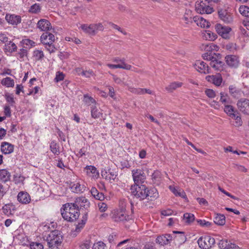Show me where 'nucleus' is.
Wrapping results in <instances>:
<instances>
[{
    "instance_id": "f257e3e1",
    "label": "nucleus",
    "mask_w": 249,
    "mask_h": 249,
    "mask_svg": "<svg viewBox=\"0 0 249 249\" xmlns=\"http://www.w3.org/2000/svg\"><path fill=\"white\" fill-rule=\"evenodd\" d=\"M130 190L132 195L140 200H142L147 198L149 199V197H156L158 195L155 189L149 190L144 185H141V186L138 184L134 185L131 186Z\"/></svg>"
},
{
    "instance_id": "f03ea898",
    "label": "nucleus",
    "mask_w": 249,
    "mask_h": 249,
    "mask_svg": "<svg viewBox=\"0 0 249 249\" xmlns=\"http://www.w3.org/2000/svg\"><path fill=\"white\" fill-rule=\"evenodd\" d=\"M61 215L65 220L72 222L78 218L79 210L73 203H66L61 210Z\"/></svg>"
},
{
    "instance_id": "7ed1b4c3",
    "label": "nucleus",
    "mask_w": 249,
    "mask_h": 249,
    "mask_svg": "<svg viewBox=\"0 0 249 249\" xmlns=\"http://www.w3.org/2000/svg\"><path fill=\"white\" fill-rule=\"evenodd\" d=\"M46 241L49 248L52 249L57 248L62 242V236L59 231L54 230L48 235Z\"/></svg>"
},
{
    "instance_id": "20e7f679",
    "label": "nucleus",
    "mask_w": 249,
    "mask_h": 249,
    "mask_svg": "<svg viewBox=\"0 0 249 249\" xmlns=\"http://www.w3.org/2000/svg\"><path fill=\"white\" fill-rule=\"evenodd\" d=\"M40 40L45 46V48L50 53L55 52L56 49L53 44L55 40V37L53 34L45 32L41 35Z\"/></svg>"
},
{
    "instance_id": "39448f33",
    "label": "nucleus",
    "mask_w": 249,
    "mask_h": 249,
    "mask_svg": "<svg viewBox=\"0 0 249 249\" xmlns=\"http://www.w3.org/2000/svg\"><path fill=\"white\" fill-rule=\"evenodd\" d=\"M80 28L84 32L90 36H95L98 31H103L104 30L102 23L84 24L81 25Z\"/></svg>"
},
{
    "instance_id": "423d86ee",
    "label": "nucleus",
    "mask_w": 249,
    "mask_h": 249,
    "mask_svg": "<svg viewBox=\"0 0 249 249\" xmlns=\"http://www.w3.org/2000/svg\"><path fill=\"white\" fill-rule=\"evenodd\" d=\"M198 244L202 249H209L215 243V240L210 236L201 237L198 240Z\"/></svg>"
},
{
    "instance_id": "0eeeda50",
    "label": "nucleus",
    "mask_w": 249,
    "mask_h": 249,
    "mask_svg": "<svg viewBox=\"0 0 249 249\" xmlns=\"http://www.w3.org/2000/svg\"><path fill=\"white\" fill-rule=\"evenodd\" d=\"M215 29L216 33L222 38L228 39L230 38V34L231 31V28L221 24H216L215 25Z\"/></svg>"
},
{
    "instance_id": "6e6552de",
    "label": "nucleus",
    "mask_w": 249,
    "mask_h": 249,
    "mask_svg": "<svg viewBox=\"0 0 249 249\" xmlns=\"http://www.w3.org/2000/svg\"><path fill=\"white\" fill-rule=\"evenodd\" d=\"M132 174L133 180L136 185L143 183L146 178L145 174L142 169H134L132 170Z\"/></svg>"
},
{
    "instance_id": "1a4fd4ad",
    "label": "nucleus",
    "mask_w": 249,
    "mask_h": 249,
    "mask_svg": "<svg viewBox=\"0 0 249 249\" xmlns=\"http://www.w3.org/2000/svg\"><path fill=\"white\" fill-rule=\"evenodd\" d=\"M196 11L200 14H210L213 12V8L208 5H206L203 1H197L195 4Z\"/></svg>"
},
{
    "instance_id": "9d476101",
    "label": "nucleus",
    "mask_w": 249,
    "mask_h": 249,
    "mask_svg": "<svg viewBox=\"0 0 249 249\" xmlns=\"http://www.w3.org/2000/svg\"><path fill=\"white\" fill-rule=\"evenodd\" d=\"M218 16L220 19L226 23H231L233 21V16L226 10H219Z\"/></svg>"
},
{
    "instance_id": "9b49d317",
    "label": "nucleus",
    "mask_w": 249,
    "mask_h": 249,
    "mask_svg": "<svg viewBox=\"0 0 249 249\" xmlns=\"http://www.w3.org/2000/svg\"><path fill=\"white\" fill-rule=\"evenodd\" d=\"M237 106L240 111L244 114L249 115V100L241 99L238 101Z\"/></svg>"
},
{
    "instance_id": "f8f14e48",
    "label": "nucleus",
    "mask_w": 249,
    "mask_h": 249,
    "mask_svg": "<svg viewBox=\"0 0 249 249\" xmlns=\"http://www.w3.org/2000/svg\"><path fill=\"white\" fill-rule=\"evenodd\" d=\"M86 175L91 179H96L99 177V173L97 168L92 165L87 166L84 168Z\"/></svg>"
},
{
    "instance_id": "ddd939ff",
    "label": "nucleus",
    "mask_w": 249,
    "mask_h": 249,
    "mask_svg": "<svg viewBox=\"0 0 249 249\" xmlns=\"http://www.w3.org/2000/svg\"><path fill=\"white\" fill-rule=\"evenodd\" d=\"M112 213V218L117 222L126 220V217H128L125 212L123 209L114 210Z\"/></svg>"
},
{
    "instance_id": "4468645a",
    "label": "nucleus",
    "mask_w": 249,
    "mask_h": 249,
    "mask_svg": "<svg viewBox=\"0 0 249 249\" xmlns=\"http://www.w3.org/2000/svg\"><path fill=\"white\" fill-rule=\"evenodd\" d=\"M226 64L231 68H236L239 64V59L238 56L234 55H228L225 57Z\"/></svg>"
},
{
    "instance_id": "2eb2a0df",
    "label": "nucleus",
    "mask_w": 249,
    "mask_h": 249,
    "mask_svg": "<svg viewBox=\"0 0 249 249\" xmlns=\"http://www.w3.org/2000/svg\"><path fill=\"white\" fill-rule=\"evenodd\" d=\"M195 68L199 72L202 73H210V69L208 64H206L203 61H196L194 65Z\"/></svg>"
},
{
    "instance_id": "dca6fc26",
    "label": "nucleus",
    "mask_w": 249,
    "mask_h": 249,
    "mask_svg": "<svg viewBox=\"0 0 249 249\" xmlns=\"http://www.w3.org/2000/svg\"><path fill=\"white\" fill-rule=\"evenodd\" d=\"M101 175L106 180L112 182L116 178L117 174L114 170L110 169L108 170L102 171Z\"/></svg>"
},
{
    "instance_id": "f3484780",
    "label": "nucleus",
    "mask_w": 249,
    "mask_h": 249,
    "mask_svg": "<svg viewBox=\"0 0 249 249\" xmlns=\"http://www.w3.org/2000/svg\"><path fill=\"white\" fill-rule=\"evenodd\" d=\"M173 232L174 234H176L173 235L174 236H173V239L176 245L179 246L186 241V237L183 232L175 231Z\"/></svg>"
},
{
    "instance_id": "a211bd4d",
    "label": "nucleus",
    "mask_w": 249,
    "mask_h": 249,
    "mask_svg": "<svg viewBox=\"0 0 249 249\" xmlns=\"http://www.w3.org/2000/svg\"><path fill=\"white\" fill-rule=\"evenodd\" d=\"M5 19L9 24L12 25H17L21 21L20 16L15 14H7L5 16Z\"/></svg>"
},
{
    "instance_id": "6ab92c4d",
    "label": "nucleus",
    "mask_w": 249,
    "mask_h": 249,
    "mask_svg": "<svg viewBox=\"0 0 249 249\" xmlns=\"http://www.w3.org/2000/svg\"><path fill=\"white\" fill-rule=\"evenodd\" d=\"M37 28L41 31L47 32L52 29L50 21L45 19L39 20L37 23Z\"/></svg>"
},
{
    "instance_id": "aec40b11",
    "label": "nucleus",
    "mask_w": 249,
    "mask_h": 249,
    "mask_svg": "<svg viewBox=\"0 0 249 249\" xmlns=\"http://www.w3.org/2000/svg\"><path fill=\"white\" fill-rule=\"evenodd\" d=\"M206 79L216 86H220L222 82V77L220 73H217L215 75H208L206 77Z\"/></svg>"
},
{
    "instance_id": "412c9836",
    "label": "nucleus",
    "mask_w": 249,
    "mask_h": 249,
    "mask_svg": "<svg viewBox=\"0 0 249 249\" xmlns=\"http://www.w3.org/2000/svg\"><path fill=\"white\" fill-rule=\"evenodd\" d=\"M224 111L228 114L230 117L234 118L236 120V123H241V118L235 113L234 108L230 105H225L224 107Z\"/></svg>"
},
{
    "instance_id": "4be33fe9",
    "label": "nucleus",
    "mask_w": 249,
    "mask_h": 249,
    "mask_svg": "<svg viewBox=\"0 0 249 249\" xmlns=\"http://www.w3.org/2000/svg\"><path fill=\"white\" fill-rule=\"evenodd\" d=\"M173 240V235L166 234L159 236L156 238V242L160 245L169 244Z\"/></svg>"
},
{
    "instance_id": "5701e85b",
    "label": "nucleus",
    "mask_w": 249,
    "mask_h": 249,
    "mask_svg": "<svg viewBox=\"0 0 249 249\" xmlns=\"http://www.w3.org/2000/svg\"><path fill=\"white\" fill-rule=\"evenodd\" d=\"M77 209L83 207L84 208H87L89 207V202L88 200L84 197H81L76 199V200L74 203H73Z\"/></svg>"
},
{
    "instance_id": "b1692460",
    "label": "nucleus",
    "mask_w": 249,
    "mask_h": 249,
    "mask_svg": "<svg viewBox=\"0 0 249 249\" xmlns=\"http://www.w3.org/2000/svg\"><path fill=\"white\" fill-rule=\"evenodd\" d=\"M18 201L22 204H28L31 201V197L28 193L25 192H20L18 195Z\"/></svg>"
},
{
    "instance_id": "393cba45",
    "label": "nucleus",
    "mask_w": 249,
    "mask_h": 249,
    "mask_svg": "<svg viewBox=\"0 0 249 249\" xmlns=\"http://www.w3.org/2000/svg\"><path fill=\"white\" fill-rule=\"evenodd\" d=\"M193 20L197 26L201 28H208L210 26L209 22L199 16H195L193 18Z\"/></svg>"
},
{
    "instance_id": "a878e982",
    "label": "nucleus",
    "mask_w": 249,
    "mask_h": 249,
    "mask_svg": "<svg viewBox=\"0 0 249 249\" xmlns=\"http://www.w3.org/2000/svg\"><path fill=\"white\" fill-rule=\"evenodd\" d=\"M170 190L176 196H179L183 198H186V195L184 191L178 186H169Z\"/></svg>"
},
{
    "instance_id": "bb28decb",
    "label": "nucleus",
    "mask_w": 249,
    "mask_h": 249,
    "mask_svg": "<svg viewBox=\"0 0 249 249\" xmlns=\"http://www.w3.org/2000/svg\"><path fill=\"white\" fill-rule=\"evenodd\" d=\"M1 151L4 154H9L14 151V145L7 142H2L1 144Z\"/></svg>"
},
{
    "instance_id": "cd10ccee",
    "label": "nucleus",
    "mask_w": 249,
    "mask_h": 249,
    "mask_svg": "<svg viewBox=\"0 0 249 249\" xmlns=\"http://www.w3.org/2000/svg\"><path fill=\"white\" fill-rule=\"evenodd\" d=\"M194 17L192 11L190 10H186L181 19L186 25H189L194 22Z\"/></svg>"
},
{
    "instance_id": "c85d7f7f",
    "label": "nucleus",
    "mask_w": 249,
    "mask_h": 249,
    "mask_svg": "<svg viewBox=\"0 0 249 249\" xmlns=\"http://www.w3.org/2000/svg\"><path fill=\"white\" fill-rule=\"evenodd\" d=\"M219 247L220 249H236L237 248L235 244L224 240L220 241Z\"/></svg>"
},
{
    "instance_id": "c756f323",
    "label": "nucleus",
    "mask_w": 249,
    "mask_h": 249,
    "mask_svg": "<svg viewBox=\"0 0 249 249\" xmlns=\"http://www.w3.org/2000/svg\"><path fill=\"white\" fill-rule=\"evenodd\" d=\"M183 85V83L178 81H175L171 83L168 86L165 88L166 90L169 92H172L177 89L181 87Z\"/></svg>"
},
{
    "instance_id": "7c9ffc66",
    "label": "nucleus",
    "mask_w": 249,
    "mask_h": 249,
    "mask_svg": "<svg viewBox=\"0 0 249 249\" xmlns=\"http://www.w3.org/2000/svg\"><path fill=\"white\" fill-rule=\"evenodd\" d=\"M90 193L92 196L96 199L100 201L103 200L105 198V196L102 192H99L95 187H92L90 190Z\"/></svg>"
},
{
    "instance_id": "2f4dec72",
    "label": "nucleus",
    "mask_w": 249,
    "mask_h": 249,
    "mask_svg": "<svg viewBox=\"0 0 249 249\" xmlns=\"http://www.w3.org/2000/svg\"><path fill=\"white\" fill-rule=\"evenodd\" d=\"M202 36L204 39L206 40H214L217 38V35L209 30L203 32Z\"/></svg>"
},
{
    "instance_id": "473e14b6",
    "label": "nucleus",
    "mask_w": 249,
    "mask_h": 249,
    "mask_svg": "<svg viewBox=\"0 0 249 249\" xmlns=\"http://www.w3.org/2000/svg\"><path fill=\"white\" fill-rule=\"evenodd\" d=\"M17 47L16 45L11 41L5 44L4 51L5 53H12L17 50Z\"/></svg>"
},
{
    "instance_id": "72a5a7b5",
    "label": "nucleus",
    "mask_w": 249,
    "mask_h": 249,
    "mask_svg": "<svg viewBox=\"0 0 249 249\" xmlns=\"http://www.w3.org/2000/svg\"><path fill=\"white\" fill-rule=\"evenodd\" d=\"M11 174L6 169L0 170V180L3 182H6L10 180Z\"/></svg>"
},
{
    "instance_id": "f704fd0d",
    "label": "nucleus",
    "mask_w": 249,
    "mask_h": 249,
    "mask_svg": "<svg viewBox=\"0 0 249 249\" xmlns=\"http://www.w3.org/2000/svg\"><path fill=\"white\" fill-rule=\"evenodd\" d=\"M90 113L91 117L94 119L99 118L103 114L102 112L95 105H92L90 107Z\"/></svg>"
},
{
    "instance_id": "c9c22d12",
    "label": "nucleus",
    "mask_w": 249,
    "mask_h": 249,
    "mask_svg": "<svg viewBox=\"0 0 249 249\" xmlns=\"http://www.w3.org/2000/svg\"><path fill=\"white\" fill-rule=\"evenodd\" d=\"M107 66L110 69H130V65L125 63L124 62H122V64H107Z\"/></svg>"
},
{
    "instance_id": "e433bc0d",
    "label": "nucleus",
    "mask_w": 249,
    "mask_h": 249,
    "mask_svg": "<svg viewBox=\"0 0 249 249\" xmlns=\"http://www.w3.org/2000/svg\"><path fill=\"white\" fill-rule=\"evenodd\" d=\"M210 65L216 70H220L223 66V62L217 60L215 57L210 62Z\"/></svg>"
},
{
    "instance_id": "4c0bfd02",
    "label": "nucleus",
    "mask_w": 249,
    "mask_h": 249,
    "mask_svg": "<svg viewBox=\"0 0 249 249\" xmlns=\"http://www.w3.org/2000/svg\"><path fill=\"white\" fill-rule=\"evenodd\" d=\"M201 50H204L206 52H212L213 50H215L217 46L213 43H204L202 44L200 47Z\"/></svg>"
},
{
    "instance_id": "58836bf2",
    "label": "nucleus",
    "mask_w": 249,
    "mask_h": 249,
    "mask_svg": "<svg viewBox=\"0 0 249 249\" xmlns=\"http://www.w3.org/2000/svg\"><path fill=\"white\" fill-rule=\"evenodd\" d=\"M1 84L7 88H13L14 86L15 82L13 79L9 77H7L1 80Z\"/></svg>"
},
{
    "instance_id": "ea45409f",
    "label": "nucleus",
    "mask_w": 249,
    "mask_h": 249,
    "mask_svg": "<svg viewBox=\"0 0 249 249\" xmlns=\"http://www.w3.org/2000/svg\"><path fill=\"white\" fill-rule=\"evenodd\" d=\"M71 189L72 192L76 193H82L85 190L84 186L78 182L73 183Z\"/></svg>"
},
{
    "instance_id": "a19ab883",
    "label": "nucleus",
    "mask_w": 249,
    "mask_h": 249,
    "mask_svg": "<svg viewBox=\"0 0 249 249\" xmlns=\"http://www.w3.org/2000/svg\"><path fill=\"white\" fill-rule=\"evenodd\" d=\"M83 102L84 103L88 106L95 105L96 101L91 96H89L88 94L84 95Z\"/></svg>"
},
{
    "instance_id": "79ce46f5",
    "label": "nucleus",
    "mask_w": 249,
    "mask_h": 249,
    "mask_svg": "<svg viewBox=\"0 0 249 249\" xmlns=\"http://www.w3.org/2000/svg\"><path fill=\"white\" fill-rule=\"evenodd\" d=\"M215 224L218 225H224L225 224V217L223 214H217L214 219Z\"/></svg>"
},
{
    "instance_id": "37998d69",
    "label": "nucleus",
    "mask_w": 249,
    "mask_h": 249,
    "mask_svg": "<svg viewBox=\"0 0 249 249\" xmlns=\"http://www.w3.org/2000/svg\"><path fill=\"white\" fill-rule=\"evenodd\" d=\"M229 89L230 93L234 97H238L240 94V90L233 85L230 86Z\"/></svg>"
},
{
    "instance_id": "c03bdc74",
    "label": "nucleus",
    "mask_w": 249,
    "mask_h": 249,
    "mask_svg": "<svg viewBox=\"0 0 249 249\" xmlns=\"http://www.w3.org/2000/svg\"><path fill=\"white\" fill-rule=\"evenodd\" d=\"M50 148L51 151L55 155L59 154V147L58 144L54 141H52L50 143Z\"/></svg>"
},
{
    "instance_id": "a18cd8bd",
    "label": "nucleus",
    "mask_w": 249,
    "mask_h": 249,
    "mask_svg": "<svg viewBox=\"0 0 249 249\" xmlns=\"http://www.w3.org/2000/svg\"><path fill=\"white\" fill-rule=\"evenodd\" d=\"M13 208V205L12 204L9 203L5 204L2 208L3 213L7 215H9L12 214V209Z\"/></svg>"
},
{
    "instance_id": "49530a36",
    "label": "nucleus",
    "mask_w": 249,
    "mask_h": 249,
    "mask_svg": "<svg viewBox=\"0 0 249 249\" xmlns=\"http://www.w3.org/2000/svg\"><path fill=\"white\" fill-rule=\"evenodd\" d=\"M183 219L185 223L190 224L194 221L195 216L192 213H185L183 215Z\"/></svg>"
},
{
    "instance_id": "de8ad7c7",
    "label": "nucleus",
    "mask_w": 249,
    "mask_h": 249,
    "mask_svg": "<svg viewBox=\"0 0 249 249\" xmlns=\"http://www.w3.org/2000/svg\"><path fill=\"white\" fill-rule=\"evenodd\" d=\"M220 101L225 106V105L230 104V98L227 94H225L223 92H221Z\"/></svg>"
},
{
    "instance_id": "09e8293b",
    "label": "nucleus",
    "mask_w": 249,
    "mask_h": 249,
    "mask_svg": "<svg viewBox=\"0 0 249 249\" xmlns=\"http://www.w3.org/2000/svg\"><path fill=\"white\" fill-rule=\"evenodd\" d=\"M151 177L153 182L154 183H158L161 178V173L159 171H155Z\"/></svg>"
},
{
    "instance_id": "8fccbe9b",
    "label": "nucleus",
    "mask_w": 249,
    "mask_h": 249,
    "mask_svg": "<svg viewBox=\"0 0 249 249\" xmlns=\"http://www.w3.org/2000/svg\"><path fill=\"white\" fill-rule=\"evenodd\" d=\"M240 14L246 17H249V7L247 6H241L239 8Z\"/></svg>"
},
{
    "instance_id": "3c124183",
    "label": "nucleus",
    "mask_w": 249,
    "mask_h": 249,
    "mask_svg": "<svg viewBox=\"0 0 249 249\" xmlns=\"http://www.w3.org/2000/svg\"><path fill=\"white\" fill-rule=\"evenodd\" d=\"M24 179L25 178L23 176L17 174L14 175L13 180L16 184H23Z\"/></svg>"
},
{
    "instance_id": "603ef678",
    "label": "nucleus",
    "mask_w": 249,
    "mask_h": 249,
    "mask_svg": "<svg viewBox=\"0 0 249 249\" xmlns=\"http://www.w3.org/2000/svg\"><path fill=\"white\" fill-rule=\"evenodd\" d=\"M92 249H107V247L103 242L98 241L94 243Z\"/></svg>"
},
{
    "instance_id": "864d4df0",
    "label": "nucleus",
    "mask_w": 249,
    "mask_h": 249,
    "mask_svg": "<svg viewBox=\"0 0 249 249\" xmlns=\"http://www.w3.org/2000/svg\"><path fill=\"white\" fill-rule=\"evenodd\" d=\"M34 57H35L36 60H40L42 59L44 55L43 51L39 50H36L33 52Z\"/></svg>"
},
{
    "instance_id": "5fc2aeb1",
    "label": "nucleus",
    "mask_w": 249,
    "mask_h": 249,
    "mask_svg": "<svg viewBox=\"0 0 249 249\" xmlns=\"http://www.w3.org/2000/svg\"><path fill=\"white\" fill-rule=\"evenodd\" d=\"M108 24L114 29L116 30L121 33L122 34L124 35H127V32L125 31L124 29L121 28L120 26L115 24L111 22H108Z\"/></svg>"
},
{
    "instance_id": "6e6d98bb",
    "label": "nucleus",
    "mask_w": 249,
    "mask_h": 249,
    "mask_svg": "<svg viewBox=\"0 0 249 249\" xmlns=\"http://www.w3.org/2000/svg\"><path fill=\"white\" fill-rule=\"evenodd\" d=\"M215 56H216V54L214 53L210 52V53H204L202 55L203 58L205 60H208L212 61V60L214 59Z\"/></svg>"
},
{
    "instance_id": "4d7b16f0",
    "label": "nucleus",
    "mask_w": 249,
    "mask_h": 249,
    "mask_svg": "<svg viewBox=\"0 0 249 249\" xmlns=\"http://www.w3.org/2000/svg\"><path fill=\"white\" fill-rule=\"evenodd\" d=\"M40 11V6L39 4L35 3L32 5L29 9V12L32 13H37Z\"/></svg>"
},
{
    "instance_id": "13d9d810",
    "label": "nucleus",
    "mask_w": 249,
    "mask_h": 249,
    "mask_svg": "<svg viewBox=\"0 0 249 249\" xmlns=\"http://www.w3.org/2000/svg\"><path fill=\"white\" fill-rule=\"evenodd\" d=\"M31 249H44L43 245L39 242H32L30 244Z\"/></svg>"
},
{
    "instance_id": "bf43d9fd",
    "label": "nucleus",
    "mask_w": 249,
    "mask_h": 249,
    "mask_svg": "<svg viewBox=\"0 0 249 249\" xmlns=\"http://www.w3.org/2000/svg\"><path fill=\"white\" fill-rule=\"evenodd\" d=\"M27 52L25 49H20L19 52L17 53V56L20 59L23 60L25 57L27 56Z\"/></svg>"
},
{
    "instance_id": "052dcab7",
    "label": "nucleus",
    "mask_w": 249,
    "mask_h": 249,
    "mask_svg": "<svg viewBox=\"0 0 249 249\" xmlns=\"http://www.w3.org/2000/svg\"><path fill=\"white\" fill-rule=\"evenodd\" d=\"M112 78L115 83L120 85H125L124 80L117 75L112 74Z\"/></svg>"
},
{
    "instance_id": "680f3d73",
    "label": "nucleus",
    "mask_w": 249,
    "mask_h": 249,
    "mask_svg": "<svg viewBox=\"0 0 249 249\" xmlns=\"http://www.w3.org/2000/svg\"><path fill=\"white\" fill-rule=\"evenodd\" d=\"M0 41L4 44L9 42V38L6 34L5 33H0Z\"/></svg>"
},
{
    "instance_id": "e2e57ef3",
    "label": "nucleus",
    "mask_w": 249,
    "mask_h": 249,
    "mask_svg": "<svg viewBox=\"0 0 249 249\" xmlns=\"http://www.w3.org/2000/svg\"><path fill=\"white\" fill-rule=\"evenodd\" d=\"M4 117H10L11 116V110L10 106L8 105H5L4 107Z\"/></svg>"
},
{
    "instance_id": "0e129e2a",
    "label": "nucleus",
    "mask_w": 249,
    "mask_h": 249,
    "mask_svg": "<svg viewBox=\"0 0 249 249\" xmlns=\"http://www.w3.org/2000/svg\"><path fill=\"white\" fill-rule=\"evenodd\" d=\"M205 93L208 97L211 98H213L216 96L215 91L211 89H206L205 91Z\"/></svg>"
},
{
    "instance_id": "69168bd1",
    "label": "nucleus",
    "mask_w": 249,
    "mask_h": 249,
    "mask_svg": "<svg viewBox=\"0 0 249 249\" xmlns=\"http://www.w3.org/2000/svg\"><path fill=\"white\" fill-rule=\"evenodd\" d=\"M5 98L6 101L9 103L13 104L15 103L14 96L12 94L6 93L5 94Z\"/></svg>"
},
{
    "instance_id": "338daca9",
    "label": "nucleus",
    "mask_w": 249,
    "mask_h": 249,
    "mask_svg": "<svg viewBox=\"0 0 249 249\" xmlns=\"http://www.w3.org/2000/svg\"><path fill=\"white\" fill-rule=\"evenodd\" d=\"M98 205L99 209L101 212H104L106 211L107 209V205L104 202H99Z\"/></svg>"
},
{
    "instance_id": "774afa93",
    "label": "nucleus",
    "mask_w": 249,
    "mask_h": 249,
    "mask_svg": "<svg viewBox=\"0 0 249 249\" xmlns=\"http://www.w3.org/2000/svg\"><path fill=\"white\" fill-rule=\"evenodd\" d=\"M197 223L202 227H208L211 225V223L208 221H206L205 220H197Z\"/></svg>"
}]
</instances>
